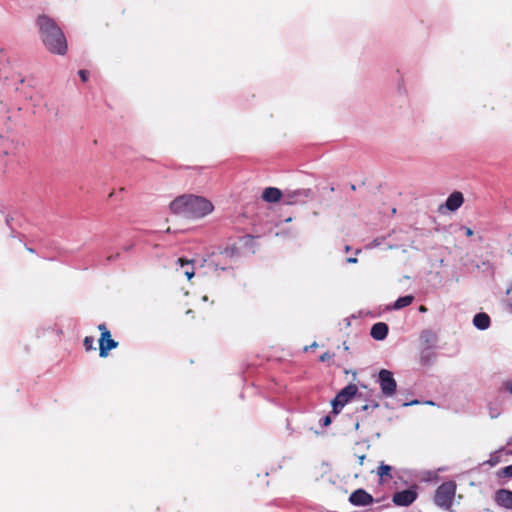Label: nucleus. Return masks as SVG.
Wrapping results in <instances>:
<instances>
[{
    "mask_svg": "<svg viewBox=\"0 0 512 512\" xmlns=\"http://www.w3.org/2000/svg\"><path fill=\"white\" fill-rule=\"evenodd\" d=\"M505 388L512 394V380L505 382Z\"/></svg>",
    "mask_w": 512,
    "mask_h": 512,
    "instance_id": "27",
    "label": "nucleus"
},
{
    "mask_svg": "<svg viewBox=\"0 0 512 512\" xmlns=\"http://www.w3.org/2000/svg\"><path fill=\"white\" fill-rule=\"evenodd\" d=\"M365 458H366L365 455L358 456V463H359V465H363Z\"/></svg>",
    "mask_w": 512,
    "mask_h": 512,
    "instance_id": "29",
    "label": "nucleus"
},
{
    "mask_svg": "<svg viewBox=\"0 0 512 512\" xmlns=\"http://www.w3.org/2000/svg\"><path fill=\"white\" fill-rule=\"evenodd\" d=\"M212 203L200 196L182 195L173 200L170 209L174 214L185 218H202L213 211Z\"/></svg>",
    "mask_w": 512,
    "mask_h": 512,
    "instance_id": "2",
    "label": "nucleus"
},
{
    "mask_svg": "<svg viewBox=\"0 0 512 512\" xmlns=\"http://www.w3.org/2000/svg\"><path fill=\"white\" fill-rule=\"evenodd\" d=\"M132 248H133V244H130V245L124 246V247H123V250H124V251H129V250H131Z\"/></svg>",
    "mask_w": 512,
    "mask_h": 512,
    "instance_id": "31",
    "label": "nucleus"
},
{
    "mask_svg": "<svg viewBox=\"0 0 512 512\" xmlns=\"http://www.w3.org/2000/svg\"><path fill=\"white\" fill-rule=\"evenodd\" d=\"M456 488L454 481L442 483L435 491L434 503L440 508L449 509L453 504Z\"/></svg>",
    "mask_w": 512,
    "mask_h": 512,
    "instance_id": "3",
    "label": "nucleus"
},
{
    "mask_svg": "<svg viewBox=\"0 0 512 512\" xmlns=\"http://www.w3.org/2000/svg\"><path fill=\"white\" fill-rule=\"evenodd\" d=\"M494 499L498 505L512 509V491L500 489L495 493Z\"/></svg>",
    "mask_w": 512,
    "mask_h": 512,
    "instance_id": "10",
    "label": "nucleus"
},
{
    "mask_svg": "<svg viewBox=\"0 0 512 512\" xmlns=\"http://www.w3.org/2000/svg\"><path fill=\"white\" fill-rule=\"evenodd\" d=\"M510 311L512 312V302L508 304Z\"/></svg>",
    "mask_w": 512,
    "mask_h": 512,
    "instance_id": "36",
    "label": "nucleus"
},
{
    "mask_svg": "<svg viewBox=\"0 0 512 512\" xmlns=\"http://www.w3.org/2000/svg\"><path fill=\"white\" fill-rule=\"evenodd\" d=\"M473 324L480 330H485L490 326V317L486 313H478L473 318Z\"/></svg>",
    "mask_w": 512,
    "mask_h": 512,
    "instance_id": "14",
    "label": "nucleus"
},
{
    "mask_svg": "<svg viewBox=\"0 0 512 512\" xmlns=\"http://www.w3.org/2000/svg\"><path fill=\"white\" fill-rule=\"evenodd\" d=\"M36 24L39 27L40 36L44 46L53 54L65 55L67 52V40L62 29L51 17L39 15Z\"/></svg>",
    "mask_w": 512,
    "mask_h": 512,
    "instance_id": "1",
    "label": "nucleus"
},
{
    "mask_svg": "<svg viewBox=\"0 0 512 512\" xmlns=\"http://www.w3.org/2000/svg\"><path fill=\"white\" fill-rule=\"evenodd\" d=\"M236 248H226L222 253H225L226 255L233 256L236 252Z\"/></svg>",
    "mask_w": 512,
    "mask_h": 512,
    "instance_id": "24",
    "label": "nucleus"
},
{
    "mask_svg": "<svg viewBox=\"0 0 512 512\" xmlns=\"http://www.w3.org/2000/svg\"><path fill=\"white\" fill-rule=\"evenodd\" d=\"M98 330L101 332L99 338V356L105 358L108 356L110 350L118 347V342L112 339L111 332L108 330L106 324H99Z\"/></svg>",
    "mask_w": 512,
    "mask_h": 512,
    "instance_id": "4",
    "label": "nucleus"
},
{
    "mask_svg": "<svg viewBox=\"0 0 512 512\" xmlns=\"http://www.w3.org/2000/svg\"><path fill=\"white\" fill-rule=\"evenodd\" d=\"M27 250L30 252V253H34V249L33 248H27Z\"/></svg>",
    "mask_w": 512,
    "mask_h": 512,
    "instance_id": "35",
    "label": "nucleus"
},
{
    "mask_svg": "<svg viewBox=\"0 0 512 512\" xmlns=\"http://www.w3.org/2000/svg\"><path fill=\"white\" fill-rule=\"evenodd\" d=\"M83 346L86 351L95 350L94 347V338L92 336H86L83 340Z\"/></svg>",
    "mask_w": 512,
    "mask_h": 512,
    "instance_id": "19",
    "label": "nucleus"
},
{
    "mask_svg": "<svg viewBox=\"0 0 512 512\" xmlns=\"http://www.w3.org/2000/svg\"><path fill=\"white\" fill-rule=\"evenodd\" d=\"M330 423V417L329 416H326L324 418V425H328Z\"/></svg>",
    "mask_w": 512,
    "mask_h": 512,
    "instance_id": "32",
    "label": "nucleus"
},
{
    "mask_svg": "<svg viewBox=\"0 0 512 512\" xmlns=\"http://www.w3.org/2000/svg\"><path fill=\"white\" fill-rule=\"evenodd\" d=\"M379 384L384 396L391 397L395 394L397 383L393 377V373L389 370L382 369L379 372Z\"/></svg>",
    "mask_w": 512,
    "mask_h": 512,
    "instance_id": "6",
    "label": "nucleus"
},
{
    "mask_svg": "<svg viewBox=\"0 0 512 512\" xmlns=\"http://www.w3.org/2000/svg\"><path fill=\"white\" fill-rule=\"evenodd\" d=\"M511 292H512V283H511V286L507 289L506 293L510 294Z\"/></svg>",
    "mask_w": 512,
    "mask_h": 512,
    "instance_id": "34",
    "label": "nucleus"
},
{
    "mask_svg": "<svg viewBox=\"0 0 512 512\" xmlns=\"http://www.w3.org/2000/svg\"><path fill=\"white\" fill-rule=\"evenodd\" d=\"M281 197V190L275 187H267L262 193V199L268 203H276L280 201Z\"/></svg>",
    "mask_w": 512,
    "mask_h": 512,
    "instance_id": "11",
    "label": "nucleus"
},
{
    "mask_svg": "<svg viewBox=\"0 0 512 512\" xmlns=\"http://www.w3.org/2000/svg\"><path fill=\"white\" fill-rule=\"evenodd\" d=\"M13 146V141L9 139L6 134H0V148L3 149L5 155L8 154V150Z\"/></svg>",
    "mask_w": 512,
    "mask_h": 512,
    "instance_id": "18",
    "label": "nucleus"
},
{
    "mask_svg": "<svg viewBox=\"0 0 512 512\" xmlns=\"http://www.w3.org/2000/svg\"><path fill=\"white\" fill-rule=\"evenodd\" d=\"M347 262L348 263H356L357 262V258H355V257L347 258Z\"/></svg>",
    "mask_w": 512,
    "mask_h": 512,
    "instance_id": "30",
    "label": "nucleus"
},
{
    "mask_svg": "<svg viewBox=\"0 0 512 512\" xmlns=\"http://www.w3.org/2000/svg\"><path fill=\"white\" fill-rule=\"evenodd\" d=\"M379 407V404L377 402H373L371 404H365L361 406L362 411H368V410H374Z\"/></svg>",
    "mask_w": 512,
    "mask_h": 512,
    "instance_id": "21",
    "label": "nucleus"
},
{
    "mask_svg": "<svg viewBox=\"0 0 512 512\" xmlns=\"http://www.w3.org/2000/svg\"><path fill=\"white\" fill-rule=\"evenodd\" d=\"M373 497L364 489H357L351 493L349 501L355 506H367L373 503Z\"/></svg>",
    "mask_w": 512,
    "mask_h": 512,
    "instance_id": "8",
    "label": "nucleus"
},
{
    "mask_svg": "<svg viewBox=\"0 0 512 512\" xmlns=\"http://www.w3.org/2000/svg\"><path fill=\"white\" fill-rule=\"evenodd\" d=\"M358 388L355 384H349L341 389L334 400L332 401L333 412L339 413V411L345 406V404L356 395Z\"/></svg>",
    "mask_w": 512,
    "mask_h": 512,
    "instance_id": "5",
    "label": "nucleus"
},
{
    "mask_svg": "<svg viewBox=\"0 0 512 512\" xmlns=\"http://www.w3.org/2000/svg\"><path fill=\"white\" fill-rule=\"evenodd\" d=\"M309 194V190H303V191H295L292 194H287V203L293 204L297 203L298 201L302 200L303 198H307Z\"/></svg>",
    "mask_w": 512,
    "mask_h": 512,
    "instance_id": "16",
    "label": "nucleus"
},
{
    "mask_svg": "<svg viewBox=\"0 0 512 512\" xmlns=\"http://www.w3.org/2000/svg\"><path fill=\"white\" fill-rule=\"evenodd\" d=\"M417 495L415 489H406L396 492L392 500L397 506H409L416 500Z\"/></svg>",
    "mask_w": 512,
    "mask_h": 512,
    "instance_id": "7",
    "label": "nucleus"
},
{
    "mask_svg": "<svg viewBox=\"0 0 512 512\" xmlns=\"http://www.w3.org/2000/svg\"><path fill=\"white\" fill-rule=\"evenodd\" d=\"M391 471L392 467L390 465L381 463L380 466L378 467L377 474L380 477V480L384 482L387 480H391L393 478Z\"/></svg>",
    "mask_w": 512,
    "mask_h": 512,
    "instance_id": "15",
    "label": "nucleus"
},
{
    "mask_svg": "<svg viewBox=\"0 0 512 512\" xmlns=\"http://www.w3.org/2000/svg\"><path fill=\"white\" fill-rule=\"evenodd\" d=\"M414 300V296L412 295H406V296H403V297H399L395 303H394V309H402L404 307H407L409 306Z\"/></svg>",
    "mask_w": 512,
    "mask_h": 512,
    "instance_id": "17",
    "label": "nucleus"
},
{
    "mask_svg": "<svg viewBox=\"0 0 512 512\" xmlns=\"http://www.w3.org/2000/svg\"><path fill=\"white\" fill-rule=\"evenodd\" d=\"M119 256H120V253H116L114 255L107 256L106 261H108V262L115 261L116 259L119 258Z\"/></svg>",
    "mask_w": 512,
    "mask_h": 512,
    "instance_id": "25",
    "label": "nucleus"
},
{
    "mask_svg": "<svg viewBox=\"0 0 512 512\" xmlns=\"http://www.w3.org/2000/svg\"><path fill=\"white\" fill-rule=\"evenodd\" d=\"M464 203V196L460 191H454L451 193L445 202V208L449 211H456L458 210L462 204Z\"/></svg>",
    "mask_w": 512,
    "mask_h": 512,
    "instance_id": "9",
    "label": "nucleus"
},
{
    "mask_svg": "<svg viewBox=\"0 0 512 512\" xmlns=\"http://www.w3.org/2000/svg\"><path fill=\"white\" fill-rule=\"evenodd\" d=\"M177 264L180 265L182 273L187 277L188 280L193 278V276L195 275L193 260L178 258Z\"/></svg>",
    "mask_w": 512,
    "mask_h": 512,
    "instance_id": "13",
    "label": "nucleus"
},
{
    "mask_svg": "<svg viewBox=\"0 0 512 512\" xmlns=\"http://www.w3.org/2000/svg\"><path fill=\"white\" fill-rule=\"evenodd\" d=\"M78 74L83 82L88 80L89 72L87 70H79Z\"/></svg>",
    "mask_w": 512,
    "mask_h": 512,
    "instance_id": "23",
    "label": "nucleus"
},
{
    "mask_svg": "<svg viewBox=\"0 0 512 512\" xmlns=\"http://www.w3.org/2000/svg\"><path fill=\"white\" fill-rule=\"evenodd\" d=\"M501 473L506 477H512V465L504 467Z\"/></svg>",
    "mask_w": 512,
    "mask_h": 512,
    "instance_id": "22",
    "label": "nucleus"
},
{
    "mask_svg": "<svg viewBox=\"0 0 512 512\" xmlns=\"http://www.w3.org/2000/svg\"><path fill=\"white\" fill-rule=\"evenodd\" d=\"M419 310H420L421 312H425V311H427V308H426L425 306L421 305V306H420V308H419Z\"/></svg>",
    "mask_w": 512,
    "mask_h": 512,
    "instance_id": "33",
    "label": "nucleus"
},
{
    "mask_svg": "<svg viewBox=\"0 0 512 512\" xmlns=\"http://www.w3.org/2000/svg\"><path fill=\"white\" fill-rule=\"evenodd\" d=\"M388 334V325L384 322L375 323L370 331V335L375 340H383Z\"/></svg>",
    "mask_w": 512,
    "mask_h": 512,
    "instance_id": "12",
    "label": "nucleus"
},
{
    "mask_svg": "<svg viewBox=\"0 0 512 512\" xmlns=\"http://www.w3.org/2000/svg\"><path fill=\"white\" fill-rule=\"evenodd\" d=\"M464 230H465V235L467 237H471L474 234L473 230L469 227H464Z\"/></svg>",
    "mask_w": 512,
    "mask_h": 512,
    "instance_id": "28",
    "label": "nucleus"
},
{
    "mask_svg": "<svg viewBox=\"0 0 512 512\" xmlns=\"http://www.w3.org/2000/svg\"><path fill=\"white\" fill-rule=\"evenodd\" d=\"M330 358H331V355L328 352H325L320 356V361L325 362Z\"/></svg>",
    "mask_w": 512,
    "mask_h": 512,
    "instance_id": "26",
    "label": "nucleus"
},
{
    "mask_svg": "<svg viewBox=\"0 0 512 512\" xmlns=\"http://www.w3.org/2000/svg\"><path fill=\"white\" fill-rule=\"evenodd\" d=\"M421 338L425 340V342H434L436 340V335L431 331H423L421 334Z\"/></svg>",
    "mask_w": 512,
    "mask_h": 512,
    "instance_id": "20",
    "label": "nucleus"
},
{
    "mask_svg": "<svg viewBox=\"0 0 512 512\" xmlns=\"http://www.w3.org/2000/svg\"><path fill=\"white\" fill-rule=\"evenodd\" d=\"M351 189H352V190H355V189H356V187H355V185H354V184H352V185H351Z\"/></svg>",
    "mask_w": 512,
    "mask_h": 512,
    "instance_id": "37",
    "label": "nucleus"
}]
</instances>
